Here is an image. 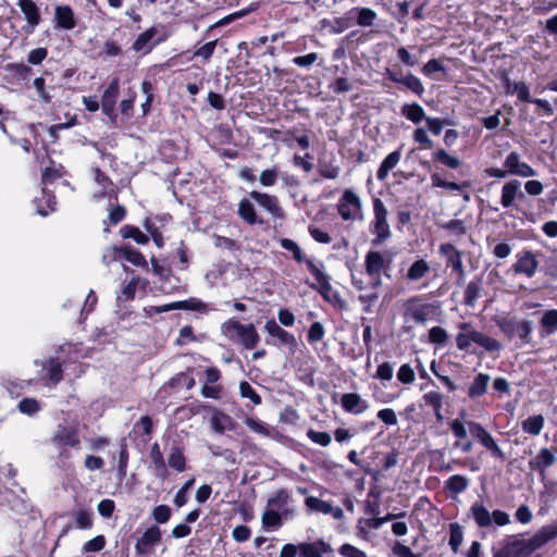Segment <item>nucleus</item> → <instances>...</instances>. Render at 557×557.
I'll return each instance as SVG.
<instances>
[{
  "instance_id": "f257e3e1",
  "label": "nucleus",
  "mask_w": 557,
  "mask_h": 557,
  "mask_svg": "<svg viewBox=\"0 0 557 557\" xmlns=\"http://www.w3.org/2000/svg\"><path fill=\"white\" fill-rule=\"evenodd\" d=\"M458 329L461 332L456 335V346L461 351H470L472 343L490 354L498 352L503 349L499 341L475 330L470 322H460Z\"/></svg>"
},
{
  "instance_id": "f03ea898",
  "label": "nucleus",
  "mask_w": 557,
  "mask_h": 557,
  "mask_svg": "<svg viewBox=\"0 0 557 557\" xmlns=\"http://www.w3.org/2000/svg\"><path fill=\"white\" fill-rule=\"evenodd\" d=\"M494 322L509 342L517 339L519 347L532 342L533 322L516 315H496Z\"/></svg>"
},
{
  "instance_id": "7ed1b4c3",
  "label": "nucleus",
  "mask_w": 557,
  "mask_h": 557,
  "mask_svg": "<svg viewBox=\"0 0 557 557\" xmlns=\"http://www.w3.org/2000/svg\"><path fill=\"white\" fill-rule=\"evenodd\" d=\"M223 333L232 341L238 342L245 349H255L260 336L253 323L243 324L239 321L230 319L222 324Z\"/></svg>"
},
{
  "instance_id": "20e7f679",
  "label": "nucleus",
  "mask_w": 557,
  "mask_h": 557,
  "mask_svg": "<svg viewBox=\"0 0 557 557\" xmlns=\"http://www.w3.org/2000/svg\"><path fill=\"white\" fill-rule=\"evenodd\" d=\"M51 443L54 447L59 448L60 458H69L70 453L67 447L78 449L81 447L79 430L76 425L59 424L53 435Z\"/></svg>"
},
{
  "instance_id": "39448f33",
  "label": "nucleus",
  "mask_w": 557,
  "mask_h": 557,
  "mask_svg": "<svg viewBox=\"0 0 557 557\" xmlns=\"http://www.w3.org/2000/svg\"><path fill=\"white\" fill-rule=\"evenodd\" d=\"M438 253L445 259V265L456 275V285L462 286L466 280V268L463 265V252L451 243H443L438 247Z\"/></svg>"
},
{
  "instance_id": "423d86ee",
  "label": "nucleus",
  "mask_w": 557,
  "mask_h": 557,
  "mask_svg": "<svg viewBox=\"0 0 557 557\" xmlns=\"http://www.w3.org/2000/svg\"><path fill=\"white\" fill-rule=\"evenodd\" d=\"M537 545H533L531 540L519 539V535L507 536L502 547L494 552L493 557H529Z\"/></svg>"
},
{
  "instance_id": "0eeeda50",
  "label": "nucleus",
  "mask_w": 557,
  "mask_h": 557,
  "mask_svg": "<svg viewBox=\"0 0 557 557\" xmlns=\"http://www.w3.org/2000/svg\"><path fill=\"white\" fill-rule=\"evenodd\" d=\"M336 210L343 221L363 218L361 199L352 189L344 190L336 205Z\"/></svg>"
},
{
  "instance_id": "6e6552de",
  "label": "nucleus",
  "mask_w": 557,
  "mask_h": 557,
  "mask_svg": "<svg viewBox=\"0 0 557 557\" xmlns=\"http://www.w3.org/2000/svg\"><path fill=\"white\" fill-rule=\"evenodd\" d=\"M374 219L371 223V232L375 235L374 245L382 244L391 237V228L387 222V209L380 198H373Z\"/></svg>"
},
{
  "instance_id": "1a4fd4ad",
  "label": "nucleus",
  "mask_w": 557,
  "mask_h": 557,
  "mask_svg": "<svg viewBox=\"0 0 557 557\" xmlns=\"http://www.w3.org/2000/svg\"><path fill=\"white\" fill-rule=\"evenodd\" d=\"M527 200L525 191H522L519 180H510L503 185L500 194V205L503 208H511L527 215L525 211L520 207V203H524Z\"/></svg>"
},
{
  "instance_id": "9d476101",
  "label": "nucleus",
  "mask_w": 557,
  "mask_h": 557,
  "mask_svg": "<svg viewBox=\"0 0 557 557\" xmlns=\"http://www.w3.org/2000/svg\"><path fill=\"white\" fill-rule=\"evenodd\" d=\"M468 426L471 436L485 447L494 458L502 461L506 459L504 451L497 445L492 434L481 423L469 421Z\"/></svg>"
},
{
  "instance_id": "9b49d317",
  "label": "nucleus",
  "mask_w": 557,
  "mask_h": 557,
  "mask_svg": "<svg viewBox=\"0 0 557 557\" xmlns=\"http://www.w3.org/2000/svg\"><path fill=\"white\" fill-rule=\"evenodd\" d=\"M162 542V531L159 525L153 524L145 530L135 543L137 556H149L154 553L157 546Z\"/></svg>"
},
{
  "instance_id": "f8f14e48",
  "label": "nucleus",
  "mask_w": 557,
  "mask_h": 557,
  "mask_svg": "<svg viewBox=\"0 0 557 557\" xmlns=\"http://www.w3.org/2000/svg\"><path fill=\"white\" fill-rule=\"evenodd\" d=\"M17 7L24 15L26 24L22 26V32L32 35L42 22L39 7L34 0H18Z\"/></svg>"
},
{
  "instance_id": "ddd939ff",
  "label": "nucleus",
  "mask_w": 557,
  "mask_h": 557,
  "mask_svg": "<svg viewBox=\"0 0 557 557\" xmlns=\"http://www.w3.org/2000/svg\"><path fill=\"white\" fill-rule=\"evenodd\" d=\"M364 267L366 272L374 278L371 284L372 288H376L381 285L382 271L389 268V261L380 251L370 250L366 255Z\"/></svg>"
},
{
  "instance_id": "4468645a",
  "label": "nucleus",
  "mask_w": 557,
  "mask_h": 557,
  "mask_svg": "<svg viewBox=\"0 0 557 557\" xmlns=\"http://www.w3.org/2000/svg\"><path fill=\"white\" fill-rule=\"evenodd\" d=\"M249 197L261 208L268 211L274 219H283L285 216L284 210L276 196L258 190H251L249 193Z\"/></svg>"
},
{
  "instance_id": "2eb2a0df",
  "label": "nucleus",
  "mask_w": 557,
  "mask_h": 557,
  "mask_svg": "<svg viewBox=\"0 0 557 557\" xmlns=\"http://www.w3.org/2000/svg\"><path fill=\"white\" fill-rule=\"evenodd\" d=\"M308 271L317 281V284H311L310 287L317 290L324 300L331 302V277L329 274L324 273L313 261L308 262Z\"/></svg>"
},
{
  "instance_id": "dca6fc26",
  "label": "nucleus",
  "mask_w": 557,
  "mask_h": 557,
  "mask_svg": "<svg viewBox=\"0 0 557 557\" xmlns=\"http://www.w3.org/2000/svg\"><path fill=\"white\" fill-rule=\"evenodd\" d=\"M504 168L508 169L509 175L521 177H532L536 175V171L530 164L522 161L517 151H511L506 156Z\"/></svg>"
},
{
  "instance_id": "f3484780",
  "label": "nucleus",
  "mask_w": 557,
  "mask_h": 557,
  "mask_svg": "<svg viewBox=\"0 0 557 557\" xmlns=\"http://www.w3.org/2000/svg\"><path fill=\"white\" fill-rule=\"evenodd\" d=\"M385 76L388 81L393 83L404 85L406 88H408L410 91H412L419 97H421L424 94V86L422 82L420 81L419 77L411 73L404 76L396 71L387 69Z\"/></svg>"
},
{
  "instance_id": "a211bd4d",
  "label": "nucleus",
  "mask_w": 557,
  "mask_h": 557,
  "mask_svg": "<svg viewBox=\"0 0 557 557\" xmlns=\"http://www.w3.org/2000/svg\"><path fill=\"white\" fill-rule=\"evenodd\" d=\"M54 28L62 30H72L77 25V18L72 7L60 4L54 8Z\"/></svg>"
},
{
  "instance_id": "6ab92c4d",
  "label": "nucleus",
  "mask_w": 557,
  "mask_h": 557,
  "mask_svg": "<svg viewBox=\"0 0 557 557\" xmlns=\"http://www.w3.org/2000/svg\"><path fill=\"white\" fill-rule=\"evenodd\" d=\"M539 268L535 255L530 250H523L517 255V261L512 265V270L518 274H524L528 277L534 276Z\"/></svg>"
},
{
  "instance_id": "aec40b11",
  "label": "nucleus",
  "mask_w": 557,
  "mask_h": 557,
  "mask_svg": "<svg viewBox=\"0 0 557 557\" xmlns=\"http://www.w3.org/2000/svg\"><path fill=\"white\" fill-rule=\"evenodd\" d=\"M333 549L331 545L322 539L314 542H301L299 543V555L300 557H323L324 554H332Z\"/></svg>"
},
{
  "instance_id": "412c9836",
  "label": "nucleus",
  "mask_w": 557,
  "mask_h": 557,
  "mask_svg": "<svg viewBox=\"0 0 557 557\" xmlns=\"http://www.w3.org/2000/svg\"><path fill=\"white\" fill-rule=\"evenodd\" d=\"M35 212L41 216H47L50 212L55 211L57 198L54 194L46 187L41 189V196L33 200Z\"/></svg>"
},
{
  "instance_id": "4be33fe9",
  "label": "nucleus",
  "mask_w": 557,
  "mask_h": 557,
  "mask_svg": "<svg viewBox=\"0 0 557 557\" xmlns=\"http://www.w3.org/2000/svg\"><path fill=\"white\" fill-rule=\"evenodd\" d=\"M269 335L277 338L281 344L294 349L297 346V341L294 334L281 327L274 319L268 320L264 325Z\"/></svg>"
},
{
  "instance_id": "5701e85b",
  "label": "nucleus",
  "mask_w": 557,
  "mask_h": 557,
  "mask_svg": "<svg viewBox=\"0 0 557 557\" xmlns=\"http://www.w3.org/2000/svg\"><path fill=\"white\" fill-rule=\"evenodd\" d=\"M483 292V276L475 275L466 286L463 292V305L473 308Z\"/></svg>"
},
{
  "instance_id": "b1692460",
  "label": "nucleus",
  "mask_w": 557,
  "mask_h": 557,
  "mask_svg": "<svg viewBox=\"0 0 557 557\" xmlns=\"http://www.w3.org/2000/svg\"><path fill=\"white\" fill-rule=\"evenodd\" d=\"M149 457L154 471V475L161 480H165L169 476V470L159 443L156 442L152 444Z\"/></svg>"
},
{
  "instance_id": "393cba45",
  "label": "nucleus",
  "mask_w": 557,
  "mask_h": 557,
  "mask_svg": "<svg viewBox=\"0 0 557 557\" xmlns=\"http://www.w3.org/2000/svg\"><path fill=\"white\" fill-rule=\"evenodd\" d=\"M341 404L346 412L360 414L368 409V403L357 393L343 394Z\"/></svg>"
},
{
  "instance_id": "a878e982",
  "label": "nucleus",
  "mask_w": 557,
  "mask_h": 557,
  "mask_svg": "<svg viewBox=\"0 0 557 557\" xmlns=\"http://www.w3.org/2000/svg\"><path fill=\"white\" fill-rule=\"evenodd\" d=\"M305 504L312 511L333 515L334 518H341L343 516V510L341 508H333L330 502L320 499L315 496L306 497Z\"/></svg>"
},
{
  "instance_id": "bb28decb",
  "label": "nucleus",
  "mask_w": 557,
  "mask_h": 557,
  "mask_svg": "<svg viewBox=\"0 0 557 557\" xmlns=\"http://www.w3.org/2000/svg\"><path fill=\"white\" fill-rule=\"evenodd\" d=\"M237 213L239 218L248 225H262L265 223L262 218L257 215L253 203L247 198H244L239 201Z\"/></svg>"
},
{
  "instance_id": "cd10ccee",
  "label": "nucleus",
  "mask_w": 557,
  "mask_h": 557,
  "mask_svg": "<svg viewBox=\"0 0 557 557\" xmlns=\"http://www.w3.org/2000/svg\"><path fill=\"white\" fill-rule=\"evenodd\" d=\"M555 460V455L548 448H542L536 457L529 461V468L544 474L545 469L552 466Z\"/></svg>"
},
{
  "instance_id": "c85d7f7f",
  "label": "nucleus",
  "mask_w": 557,
  "mask_h": 557,
  "mask_svg": "<svg viewBox=\"0 0 557 557\" xmlns=\"http://www.w3.org/2000/svg\"><path fill=\"white\" fill-rule=\"evenodd\" d=\"M401 158V147L396 149L395 151L388 153L384 160L381 162L377 171H376V178L379 181H384L387 176L389 171H392L400 161Z\"/></svg>"
},
{
  "instance_id": "c756f323",
  "label": "nucleus",
  "mask_w": 557,
  "mask_h": 557,
  "mask_svg": "<svg viewBox=\"0 0 557 557\" xmlns=\"http://www.w3.org/2000/svg\"><path fill=\"white\" fill-rule=\"evenodd\" d=\"M503 81L507 94H517L521 102H532L533 98H531L529 87L524 82L511 83L507 75H504Z\"/></svg>"
},
{
  "instance_id": "7c9ffc66",
  "label": "nucleus",
  "mask_w": 557,
  "mask_h": 557,
  "mask_svg": "<svg viewBox=\"0 0 557 557\" xmlns=\"http://www.w3.org/2000/svg\"><path fill=\"white\" fill-rule=\"evenodd\" d=\"M115 255L117 258L125 259L129 263L136 267H147V261L145 256L137 249H134L128 246L120 247L115 249Z\"/></svg>"
},
{
  "instance_id": "2f4dec72",
  "label": "nucleus",
  "mask_w": 557,
  "mask_h": 557,
  "mask_svg": "<svg viewBox=\"0 0 557 557\" xmlns=\"http://www.w3.org/2000/svg\"><path fill=\"white\" fill-rule=\"evenodd\" d=\"M419 300L418 296L412 297L408 301L407 314L417 323H424L431 312V306L429 304L414 306L413 302Z\"/></svg>"
},
{
  "instance_id": "473e14b6",
  "label": "nucleus",
  "mask_w": 557,
  "mask_h": 557,
  "mask_svg": "<svg viewBox=\"0 0 557 557\" xmlns=\"http://www.w3.org/2000/svg\"><path fill=\"white\" fill-rule=\"evenodd\" d=\"M490 379V375L486 373L476 374L468 388L469 398L476 399L483 396L487 391Z\"/></svg>"
},
{
  "instance_id": "72a5a7b5",
  "label": "nucleus",
  "mask_w": 557,
  "mask_h": 557,
  "mask_svg": "<svg viewBox=\"0 0 557 557\" xmlns=\"http://www.w3.org/2000/svg\"><path fill=\"white\" fill-rule=\"evenodd\" d=\"M431 183L433 187L444 188L453 191H462L465 189L470 188V183L465 182H455L443 178L438 173L431 174Z\"/></svg>"
},
{
  "instance_id": "f704fd0d",
  "label": "nucleus",
  "mask_w": 557,
  "mask_h": 557,
  "mask_svg": "<svg viewBox=\"0 0 557 557\" xmlns=\"http://www.w3.org/2000/svg\"><path fill=\"white\" fill-rule=\"evenodd\" d=\"M469 486V479L466 475L454 474L444 483V491L449 495H458Z\"/></svg>"
},
{
  "instance_id": "c9c22d12",
  "label": "nucleus",
  "mask_w": 557,
  "mask_h": 557,
  "mask_svg": "<svg viewBox=\"0 0 557 557\" xmlns=\"http://www.w3.org/2000/svg\"><path fill=\"white\" fill-rule=\"evenodd\" d=\"M156 27L147 28L145 32L139 34L132 45V49L136 52L145 51L148 53L152 50L154 45H149L152 38L156 36Z\"/></svg>"
},
{
  "instance_id": "e433bc0d",
  "label": "nucleus",
  "mask_w": 557,
  "mask_h": 557,
  "mask_svg": "<svg viewBox=\"0 0 557 557\" xmlns=\"http://www.w3.org/2000/svg\"><path fill=\"white\" fill-rule=\"evenodd\" d=\"M119 454H117V475L122 480L126 476L127 473V467H128V460H129V451H128V445L126 442V438H122L119 444ZM116 459V456L114 455L112 457V460L114 461Z\"/></svg>"
},
{
  "instance_id": "4c0bfd02",
  "label": "nucleus",
  "mask_w": 557,
  "mask_h": 557,
  "mask_svg": "<svg viewBox=\"0 0 557 557\" xmlns=\"http://www.w3.org/2000/svg\"><path fill=\"white\" fill-rule=\"evenodd\" d=\"M426 406L432 407L437 422H442L444 417L442 413L444 395L436 391H431L422 396Z\"/></svg>"
},
{
  "instance_id": "58836bf2",
  "label": "nucleus",
  "mask_w": 557,
  "mask_h": 557,
  "mask_svg": "<svg viewBox=\"0 0 557 557\" xmlns=\"http://www.w3.org/2000/svg\"><path fill=\"white\" fill-rule=\"evenodd\" d=\"M541 336L546 337L557 332V309H550L543 313L541 320Z\"/></svg>"
},
{
  "instance_id": "ea45409f",
  "label": "nucleus",
  "mask_w": 557,
  "mask_h": 557,
  "mask_svg": "<svg viewBox=\"0 0 557 557\" xmlns=\"http://www.w3.org/2000/svg\"><path fill=\"white\" fill-rule=\"evenodd\" d=\"M470 511L472 518L480 528H487L492 525V513L482 503H473Z\"/></svg>"
},
{
  "instance_id": "a19ab883",
  "label": "nucleus",
  "mask_w": 557,
  "mask_h": 557,
  "mask_svg": "<svg viewBox=\"0 0 557 557\" xmlns=\"http://www.w3.org/2000/svg\"><path fill=\"white\" fill-rule=\"evenodd\" d=\"M545 425V419L543 414H534L528 417L525 420L521 421V430L523 433H527L532 436H537L541 434Z\"/></svg>"
},
{
  "instance_id": "79ce46f5",
  "label": "nucleus",
  "mask_w": 557,
  "mask_h": 557,
  "mask_svg": "<svg viewBox=\"0 0 557 557\" xmlns=\"http://www.w3.org/2000/svg\"><path fill=\"white\" fill-rule=\"evenodd\" d=\"M168 465L170 468L177 472H183L187 468V460L184 455V448L181 446H173L168 457Z\"/></svg>"
},
{
  "instance_id": "37998d69",
  "label": "nucleus",
  "mask_w": 557,
  "mask_h": 557,
  "mask_svg": "<svg viewBox=\"0 0 557 557\" xmlns=\"http://www.w3.org/2000/svg\"><path fill=\"white\" fill-rule=\"evenodd\" d=\"M120 235L124 239H133L139 245H146L149 243V237L143 233L138 226L132 224H125L120 228Z\"/></svg>"
},
{
  "instance_id": "c03bdc74",
  "label": "nucleus",
  "mask_w": 557,
  "mask_h": 557,
  "mask_svg": "<svg viewBox=\"0 0 557 557\" xmlns=\"http://www.w3.org/2000/svg\"><path fill=\"white\" fill-rule=\"evenodd\" d=\"M400 113L409 121H411L414 124H419L421 121L425 120L428 116H425L424 109L419 103H405L401 109Z\"/></svg>"
},
{
  "instance_id": "a18cd8bd",
  "label": "nucleus",
  "mask_w": 557,
  "mask_h": 557,
  "mask_svg": "<svg viewBox=\"0 0 557 557\" xmlns=\"http://www.w3.org/2000/svg\"><path fill=\"white\" fill-rule=\"evenodd\" d=\"M432 160L435 163H440V164H442L446 168L453 169V170L460 168L462 164V161L458 157L449 154L444 149H438V150L434 151L432 153Z\"/></svg>"
},
{
  "instance_id": "49530a36",
  "label": "nucleus",
  "mask_w": 557,
  "mask_h": 557,
  "mask_svg": "<svg viewBox=\"0 0 557 557\" xmlns=\"http://www.w3.org/2000/svg\"><path fill=\"white\" fill-rule=\"evenodd\" d=\"M134 432L141 437L144 443L151 440L153 432V421L150 416H143L138 422L134 424Z\"/></svg>"
},
{
  "instance_id": "de8ad7c7",
  "label": "nucleus",
  "mask_w": 557,
  "mask_h": 557,
  "mask_svg": "<svg viewBox=\"0 0 557 557\" xmlns=\"http://www.w3.org/2000/svg\"><path fill=\"white\" fill-rule=\"evenodd\" d=\"M430 272V265L424 259L416 260L407 270L406 277L410 282H416L424 277Z\"/></svg>"
},
{
  "instance_id": "09e8293b",
  "label": "nucleus",
  "mask_w": 557,
  "mask_h": 557,
  "mask_svg": "<svg viewBox=\"0 0 557 557\" xmlns=\"http://www.w3.org/2000/svg\"><path fill=\"white\" fill-rule=\"evenodd\" d=\"M280 244H281L282 248H284L293 253V258L296 262L305 263L306 267L308 268V262L312 261V260L305 256L301 248L295 240L289 239V238H283V239H281Z\"/></svg>"
},
{
  "instance_id": "8fccbe9b",
  "label": "nucleus",
  "mask_w": 557,
  "mask_h": 557,
  "mask_svg": "<svg viewBox=\"0 0 557 557\" xmlns=\"http://www.w3.org/2000/svg\"><path fill=\"white\" fill-rule=\"evenodd\" d=\"M318 172L321 177L326 180H335L341 173L339 165L335 164L334 161H327L325 159H319Z\"/></svg>"
},
{
  "instance_id": "3c124183",
  "label": "nucleus",
  "mask_w": 557,
  "mask_h": 557,
  "mask_svg": "<svg viewBox=\"0 0 557 557\" xmlns=\"http://www.w3.org/2000/svg\"><path fill=\"white\" fill-rule=\"evenodd\" d=\"M557 537V524H549L543 527L539 533L532 536L530 540L533 545H537V549L545 544L547 541Z\"/></svg>"
},
{
  "instance_id": "603ef678",
  "label": "nucleus",
  "mask_w": 557,
  "mask_h": 557,
  "mask_svg": "<svg viewBox=\"0 0 557 557\" xmlns=\"http://www.w3.org/2000/svg\"><path fill=\"white\" fill-rule=\"evenodd\" d=\"M47 379L57 385L63 380V369L61 362L57 358H50L47 368Z\"/></svg>"
},
{
  "instance_id": "864d4df0",
  "label": "nucleus",
  "mask_w": 557,
  "mask_h": 557,
  "mask_svg": "<svg viewBox=\"0 0 557 557\" xmlns=\"http://www.w3.org/2000/svg\"><path fill=\"white\" fill-rule=\"evenodd\" d=\"M120 94V82L119 78H113L107 88L104 89L101 97V104H116V99Z\"/></svg>"
},
{
  "instance_id": "5fc2aeb1",
  "label": "nucleus",
  "mask_w": 557,
  "mask_h": 557,
  "mask_svg": "<svg viewBox=\"0 0 557 557\" xmlns=\"http://www.w3.org/2000/svg\"><path fill=\"white\" fill-rule=\"evenodd\" d=\"M289 500V494L286 490H278L272 497L268 499V508L281 510L284 509Z\"/></svg>"
},
{
  "instance_id": "6e6d98bb",
  "label": "nucleus",
  "mask_w": 557,
  "mask_h": 557,
  "mask_svg": "<svg viewBox=\"0 0 557 557\" xmlns=\"http://www.w3.org/2000/svg\"><path fill=\"white\" fill-rule=\"evenodd\" d=\"M143 226L145 227V230L151 236L154 245L158 248H162L164 246V238H163V235H162L161 231L156 225V223L152 221V219L151 218H146L144 220V222H143Z\"/></svg>"
},
{
  "instance_id": "4d7b16f0",
  "label": "nucleus",
  "mask_w": 557,
  "mask_h": 557,
  "mask_svg": "<svg viewBox=\"0 0 557 557\" xmlns=\"http://www.w3.org/2000/svg\"><path fill=\"white\" fill-rule=\"evenodd\" d=\"M321 25L322 27H329L332 34H341L350 26V23L346 17H335L333 21L323 18Z\"/></svg>"
},
{
  "instance_id": "13d9d810",
  "label": "nucleus",
  "mask_w": 557,
  "mask_h": 557,
  "mask_svg": "<svg viewBox=\"0 0 557 557\" xmlns=\"http://www.w3.org/2000/svg\"><path fill=\"white\" fill-rule=\"evenodd\" d=\"M280 176V169L277 165H274L270 169H265L261 171L259 175V183L263 187H272L277 183Z\"/></svg>"
},
{
  "instance_id": "bf43d9fd",
  "label": "nucleus",
  "mask_w": 557,
  "mask_h": 557,
  "mask_svg": "<svg viewBox=\"0 0 557 557\" xmlns=\"http://www.w3.org/2000/svg\"><path fill=\"white\" fill-rule=\"evenodd\" d=\"M463 540L462 529L459 523L449 524V545L454 553H457Z\"/></svg>"
},
{
  "instance_id": "052dcab7",
  "label": "nucleus",
  "mask_w": 557,
  "mask_h": 557,
  "mask_svg": "<svg viewBox=\"0 0 557 557\" xmlns=\"http://www.w3.org/2000/svg\"><path fill=\"white\" fill-rule=\"evenodd\" d=\"M262 524L268 529H278L282 525V517L275 509H267L262 515Z\"/></svg>"
},
{
  "instance_id": "680f3d73",
  "label": "nucleus",
  "mask_w": 557,
  "mask_h": 557,
  "mask_svg": "<svg viewBox=\"0 0 557 557\" xmlns=\"http://www.w3.org/2000/svg\"><path fill=\"white\" fill-rule=\"evenodd\" d=\"M172 311L173 310H191L198 311L205 307V304L197 298H189L186 300L173 301Z\"/></svg>"
},
{
  "instance_id": "e2e57ef3",
  "label": "nucleus",
  "mask_w": 557,
  "mask_h": 557,
  "mask_svg": "<svg viewBox=\"0 0 557 557\" xmlns=\"http://www.w3.org/2000/svg\"><path fill=\"white\" fill-rule=\"evenodd\" d=\"M141 90L146 95V100L145 102L141 104V109H143V114L144 115H147L150 110H151V106H152V102H153V90H154V86L153 84L148 81V79H145L143 83H141Z\"/></svg>"
},
{
  "instance_id": "0e129e2a",
  "label": "nucleus",
  "mask_w": 557,
  "mask_h": 557,
  "mask_svg": "<svg viewBox=\"0 0 557 557\" xmlns=\"http://www.w3.org/2000/svg\"><path fill=\"white\" fill-rule=\"evenodd\" d=\"M139 284V276H134L127 284L122 288L121 295L117 299L121 301H131L135 298V294Z\"/></svg>"
},
{
  "instance_id": "69168bd1",
  "label": "nucleus",
  "mask_w": 557,
  "mask_h": 557,
  "mask_svg": "<svg viewBox=\"0 0 557 557\" xmlns=\"http://www.w3.org/2000/svg\"><path fill=\"white\" fill-rule=\"evenodd\" d=\"M358 11L357 14V24L363 27L372 26L375 18L376 13L374 10L370 8H359L356 9Z\"/></svg>"
},
{
  "instance_id": "338daca9",
  "label": "nucleus",
  "mask_w": 557,
  "mask_h": 557,
  "mask_svg": "<svg viewBox=\"0 0 557 557\" xmlns=\"http://www.w3.org/2000/svg\"><path fill=\"white\" fill-rule=\"evenodd\" d=\"M429 341L432 344L444 347L448 341V334L442 326H433L429 330Z\"/></svg>"
},
{
  "instance_id": "774afa93",
  "label": "nucleus",
  "mask_w": 557,
  "mask_h": 557,
  "mask_svg": "<svg viewBox=\"0 0 557 557\" xmlns=\"http://www.w3.org/2000/svg\"><path fill=\"white\" fill-rule=\"evenodd\" d=\"M239 394L243 398L250 399L255 405H260L262 403L261 396L247 381H242L239 383Z\"/></svg>"
}]
</instances>
